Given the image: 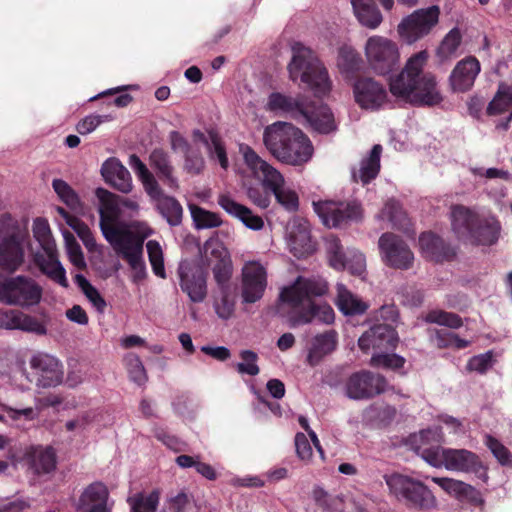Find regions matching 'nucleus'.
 I'll list each match as a JSON object with an SVG mask.
<instances>
[{
	"label": "nucleus",
	"instance_id": "62",
	"mask_svg": "<svg viewBox=\"0 0 512 512\" xmlns=\"http://www.w3.org/2000/svg\"><path fill=\"white\" fill-rule=\"evenodd\" d=\"M33 235L40 243L43 250L47 247H55V243L51 239V229L49 223L44 218H37L33 222Z\"/></svg>",
	"mask_w": 512,
	"mask_h": 512
},
{
	"label": "nucleus",
	"instance_id": "32",
	"mask_svg": "<svg viewBox=\"0 0 512 512\" xmlns=\"http://www.w3.org/2000/svg\"><path fill=\"white\" fill-rule=\"evenodd\" d=\"M419 247L423 257L435 262L450 260L455 255L454 248L432 232L420 235Z\"/></svg>",
	"mask_w": 512,
	"mask_h": 512
},
{
	"label": "nucleus",
	"instance_id": "51",
	"mask_svg": "<svg viewBox=\"0 0 512 512\" xmlns=\"http://www.w3.org/2000/svg\"><path fill=\"white\" fill-rule=\"evenodd\" d=\"M62 235L65 242L66 253L71 264L80 270L86 268V261L82 249L73 234L68 230H63Z\"/></svg>",
	"mask_w": 512,
	"mask_h": 512
},
{
	"label": "nucleus",
	"instance_id": "56",
	"mask_svg": "<svg viewBox=\"0 0 512 512\" xmlns=\"http://www.w3.org/2000/svg\"><path fill=\"white\" fill-rule=\"evenodd\" d=\"M74 280L93 306L102 311L106 306V302L98 290L81 274H76Z\"/></svg>",
	"mask_w": 512,
	"mask_h": 512
},
{
	"label": "nucleus",
	"instance_id": "7",
	"mask_svg": "<svg viewBox=\"0 0 512 512\" xmlns=\"http://www.w3.org/2000/svg\"><path fill=\"white\" fill-rule=\"evenodd\" d=\"M292 58L288 64L289 77L293 82L298 79L306 84L316 96L327 95L332 87L326 68L317 55L302 43L291 47Z\"/></svg>",
	"mask_w": 512,
	"mask_h": 512
},
{
	"label": "nucleus",
	"instance_id": "33",
	"mask_svg": "<svg viewBox=\"0 0 512 512\" xmlns=\"http://www.w3.org/2000/svg\"><path fill=\"white\" fill-rule=\"evenodd\" d=\"M218 204L229 215L239 219L247 228L258 231L264 227V221L260 216L253 214L248 207L236 202L229 195L221 194L218 197Z\"/></svg>",
	"mask_w": 512,
	"mask_h": 512
},
{
	"label": "nucleus",
	"instance_id": "34",
	"mask_svg": "<svg viewBox=\"0 0 512 512\" xmlns=\"http://www.w3.org/2000/svg\"><path fill=\"white\" fill-rule=\"evenodd\" d=\"M307 114L309 119H300L299 122L307 124L314 131L321 134H329L337 129V123L331 109L327 105L318 107L307 104Z\"/></svg>",
	"mask_w": 512,
	"mask_h": 512
},
{
	"label": "nucleus",
	"instance_id": "5",
	"mask_svg": "<svg viewBox=\"0 0 512 512\" xmlns=\"http://www.w3.org/2000/svg\"><path fill=\"white\" fill-rule=\"evenodd\" d=\"M451 227L455 235L475 245L490 246L500 236L501 225L492 215H480L463 205H454L450 211Z\"/></svg>",
	"mask_w": 512,
	"mask_h": 512
},
{
	"label": "nucleus",
	"instance_id": "58",
	"mask_svg": "<svg viewBox=\"0 0 512 512\" xmlns=\"http://www.w3.org/2000/svg\"><path fill=\"white\" fill-rule=\"evenodd\" d=\"M229 281L225 284V286H219L221 296L217 298L214 303L215 311L217 315L222 319H228L232 316L234 312V301L230 298L229 295Z\"/></svg>",
	"mask_w": 512,
	"mask_h": 512
},
{
	"label": "nucleus",
	"instance_id": "2",
	"mask_svg": "<svg viewBox=\"0 0 512 512\" xmlns=\"http://www.w3.org/2000/svg\"><path fill=\"white\" fill-rule=\"evenodd\" d=\"M429 53L422 50L412 54L402 69L389 78V91L397 99L415 104L434 106L443 97L434 74L426 70Z\"/></svg>",
	"mask_w": 512,
	"mask_h": 512
},
{
	"label": "nucleus",
	"instance_id": "43",
	"mask_svg": "<svg viewBox=\"0 0 512 512\" xmlns=\"http://www.w3.org/2000/svg\"><path fill=\"white\" fill-rule=\"evenodd\" d=\"M95 424L98 427H107L112 424L111 415L103 410H88L80 413L76 418L66 422L67 431L84 430L87 426Z\"/></svg>",
	"mask_w": 512,
	"mask_h": 512
},
{
	"label": "nucleus",
	"instance_id": "60",
	"mask_svg": "<svg viewBox=\"0 0 512 512\" xmlns=\"http://www.w3.org/2000/svg\"><path fill=\"white\" fill-rule=\"evenodd\" d=\"M207 151L211 160H217L222 169H228L229 161L225 146L216 134H210V145H208Z\"/></svg>",
	"mask_w": 512,
	"mask_h": 512
},
{
	"label": "nucleus",
	"instance_id": "44",
	"mask_svg": "<svg viewBox=\"0 0 512 512\" xmlns=\"http://www.w3.org/2000/svg\"><path fill=\"white\" fill-rule=\"evenodd\" d=\"M381 152L382 147L380 145H375L372 148L369 155L361 161L359 170L353 171L352 174L355 181L367 184L378 175Z\"/></svg>",
	"mask_w": 512,
	"mask_h": 512
},
{
	"label": "nucleus",
	"instance_id": "27",
	"mask_svg": "<svg viewBox=\"0 0 512 512\" xmlns=\"http://www.w3.org/2000/svg\"><path fill=\"white\" fill-rule=\"evenodd\" d=\"M396 331L387 324L375 325L366 331L358 340L359 348L362 351L370 349L388 351L396 348L398 343Z\"/></svg>",
	"mask_w": 512,
	"mask_h": 512
},
{
	"label": "nucleus",
	"instance_id": "48",
	"mask_svg": "<svg viewBox=\"0 0 512 512\" xmlns=\"http://www.w3.org/2000/svg\"><path fill=\"white\" fill-rule=\"evenodd\" d=\"M189 210L197 229H210L222 224L220 216L197 205L189 204Z\"/></svg>",
	"mask_w": 512,
	"mask_h": 512
},
{
	"label": "nucleus",
	"instance_id": "28",
	"mask_svg": "<svg viewBox=\"0 0 512 512\" xmlns=\"http://www.w3.org/2000/svg\"><path fill=\"white\" fill-rule=\"evenodd\" d=\"M486 113L488 116L501 117L496 123V128L507 130L512 120V86L500 82L497 91L489 102Z\"/></svg>",
	"mask_w": 512,
	"mask_h": 512
},
{
	"label": "nucleus",
	"instance_id": "46",
	"mask_svg": "<svg viewBox=\"0 0 512 512\" xmlns=\"http://www.w3.org/2000/svg\"><path fill=\"white\" fill-rule=\"evenodd\" d=\"M155 203L161 215L170 225L176 226L180 224L183 210L175 198L165 195Z\"/></svg>",
	"mask_w": 512,
	"mask_h": 512
},
{
	"label": "nucleus",
	"instance_id": "24",
	"mask_svg": "<svg viewBox=\"0 0 512 512\" xmlns=\"http://www.w3.org/2000/svg\"><path fill=\"white\" fill-rule=\"evenodd\" d=\"M181 290L190 301L201 303L207 296V278L203 268L194 263L183 262L179 266Z\"/></svg>",
	"mask_w": 512,
	"mask_h": 512
},
{
	"label": "nucleus",
	"instance_id": "31",
	"mask_svg": "<svg viewBox=\"0 0 512 512\" xmlns=\"http://www.w3.org/2000/svg\"><path fill=\"white\" fill-rule=\"evenodd\" d=\"M101 175L106 183L122 193H130L133 189L130 172L117 158H108L102 164Z\"/></svg>",
	"mask_w": 512,
	"mask_h": 512
},
{
	"label": "nucleus",
	"instance_id": "47",
	"mask_svg": "<svg viewBox=\"0 0 512 512\" xmlns=\"http://www.w3.org/2000/svg\"><path fill=\"white\" fill-rule=\"evenodd\" d=\"M52 188L60 201L73 211L81 209V201L75 190L62 179H53Z\"/></svg>",
	"mask_w": 512,
	"mask_h": 512
},
{
	"label": "nucleus",
	"instance_id": "22",
	"mask_svg": "<svg viewBox=\"0 0 512 512\" xmlns=\"http://www.w3.org/2000/svg\"><path fill=\"white\" fill-rule=\"evenodd\" d=\"M29 364L36 373L37 386L51 388L62 383L64 378L63 365L55 356L37 352L32 355Z\"/></svg>",
	"mask_w": 512,
	"mask_h": 512
},
{
	"label": "nucleus",
	"instance_id": "14",
	"mask_svg": "<svg viewBox=\"0 0 512 512\" xmlns=\"http://www.w3.org/2000/svg\"><path fill=\"white\" fill-rule=\"evenodd\" d=\"M141 237L109 243L114 251L121 256L132 270L131 280L140 283L147 276L146 264L143 258L144 241L150 236V231L143 225H138Z\"/></svg>",
	"mask_w": 512,
	"mask_h": 512
},
{
	"label": "nucleus",
	"instance_id": "13",
	"mask_svg": "<svg viewBox=\"0 0 512 512\" xmlns=\"http://www.w3.org/2000/svg\"><path fill=\"white\" fill-rule=\"evenodd\" d=\"M42 288L32 279L17 276L0 283V301L8 305L31 306L38 304Z\"/></svg>",
	"mask_w": 512,
	"mask_h": 512
},
{
	"label": "nucleus",
	"instance_id": "35",
	"mask_svg": "<svg viewBox=\"0 0 512 512\" xmlns=\"http://www.w3.org/2000/svg\"><path fill=\"white\" fill-rule=\"evenodd\" d=\"M44 255H37L36 264L47 277L62 287H68L66 271L58 259L56 247H47L44 249Z\"/></svg>",
	"mask_w": 512,
	"mask_h": 512
},
{
	"label": "nucleus",
	"instance_id": "4",
	"mask_svg": "<svg viewBox=\"0 0 512 512\" xmlns=\"http://www.w3.org/2000/svg\"><path fill=\"white\" fill-rule=\"evenodd\" d=\"M263 142L275 158L290 165L305 164L314 153L310 139L288 122L277 121L268 125L263 133Z\"/></svg>",
	"mask_w": 512,
	"mask_h": 512
},
{
	"label": "nucleus",
	"instance_id": "40",
	"mask_svg": "<svg viewBox=\"0 0 512 512\" xmlns=\"http://www.w3.org/2000/svg\"><path fill=\"white\" fill-rule=\"evenodd\" d=\"M353 14L358 22L371 30L377 29L383 16L373 0H351Z\"/></svg>",
	"mask_w": 512,
	"mask_h": 512
},
{
	"label": "nucleus",
	"instance_id": "1",
	"mask_svg": "<svg viewBox=\"0 0 512 512\" xmlns=\"http://www.w3.org/2000/svg\"><path fill=\"white\" fill-rule=\"evenodd\" d=\"M327 290V283L323 279L299 276L280 289L277 313L292 327L309 324L313 320L331 324L335 319L333 308L315 300L326 294Z\"/></svg>",
	"mask_w": 512,
	"mask_h": 512
},
{
	"label": "nucleus",
	"instance_id": "11",
	"mask_svg": "<svg viewBox=\"0 0 512 512\" xmlns=\"http://www.w3.org/2000/svg\"><path fill=\"white\" fill-rule=\"evenodd\" d=\"M364 55L369 68L379 76L390 74L400 62L399 45L381 35L368 37L364 44Z\"/></svg>",
	"mask_w": 512,
	"mask_h": 512
},
{
	"label": "nucleus",
	"instance_id": "23",
	"mask_svg": "<svg viewBox=\"0 0 512 512\" xmlns=\"http://www.w3.org/2000/svg\"><path fill=\"white\" fill-rule=\"evenodd\" d=\"M114 505L108 487L100 481L84 487L74 503L78 512H112Z\"/></svg>",
	"mask_w": 512,
	"mask_h": 512
},
{
	"label": "nucleus",
	"instance_id": "25",
	"mask_svg": "<svg viewBox=\"0 0 512 512\" xmlns=\"http://www.w3.org/2000/svg\"><path fill=\"white\" fill-rule=\"evenodd\" d=\"M285 241L289 251L297 258L306 257L315 249L309 224L303 218L295 217L287 223Z\"/></svg>",
	"mask_w": 512,
	"mask_h": 512
},
{
	"label": "nucleus",
	"instance_id": "20",
	"mask_svg": "<svg viewBox=\"0 0 512 512\" xmlns=\"http://www.w3.org/2000/svg\"><path fill=\"white\" fill-rule=\"evenodd\" d=\"M355 102L362 109L377 111L388 103V92L385 86L372 77H362L353 84Z\"/></svg>",
	"mask_w": 512,
	"mask_h": 512
},
{
	"label": "nucleus",
	"instance_id": "53",
	"mask_svg": "<svg viewBox=\"0 0 512 512\" xmlns=\"http://www.w3.org/2000/svg\"><path fill=\"white\" fill-rule=\"evenodd\" d=\"M146 249L154 274L162 279L166 278L163 250L160 244L155 240H150L146 243Z\"/></svg>",
	"mask_w": 512,
	"mask_h": 512
},
{
	"label": "nucleus",
	"instance_id": "57",
	"mask_svg": "<svg viewBox=\"0 0 512 512\" xmlns=\"http://www.w3.org/2000/svg\"><path fill=\"white\" fill-rule=\"evenodd\" d=\"M425 321L453 329L459 328L462 325V320L457 314L442 310H432L428 312L425 316Z\"/></svg>",
	"mask_w": 512,
	"mask_h": 512
},
{
	"label": "nucleus",
	"instance_id": "12",
	"mask_svg": "<svg viewBox=\"0 0 512 512\" xmlns=\"http://www.w3.org/2000/svg\"><path fill=\"white\" fill-rule=\"evenodd\" d=\"M438 6L417 9L404 17L397 26L399 37L407 44H413L427 36L439 22Z\"/></svg>",
	"mask_w": 512,
	"mask_h": 512
},
{
	"label": "nucleus",
	"instance_id": "8",
	"mask_svg": "<svg viewBox=\"0 0 512 512\" xmlns=\"http://www.w3.org/2000/svg\"><path fill=\"white\" fill-rule=\"evenodd\" d=\"M422 459L435 468L448 471L473 474L482 482H488L487 466L474 452L467 449L443 448L424 449Z\"/></svg>",
	"mask_w": 512,
	"mask_h": 512
},
{
	"label": "nucleus",
	"instance_id": "38",
	"mask_svg": "<svg viewBox=\"0 0 512 512\" xmlns=\"http://www.w3.org/2000/svg\"><path fill=\"white\" fill-rule=\"evenodd\" d=\"M128 164L142 183L145 192L154 202L165 196L155 176L137 155H130Z\"/></svg>",
	"mask_w": 512,
	"mask_h": 512
},
{
	"label": "nucleus",
	"instance_id": "3",
	"mask_svg": "<svg viewBox=\"0 0 512 512\" xmlns=\"http://www.w3.org/2000/svg\"><path fill=\"white\" fill-rule=\"evenodd\" d=\"M96 196L99 199L100 229L108 243L141 237L138 225L145 226L150 231V236L153 234V229L146 222L120 221L138 214L140 207L136 199L121 197L103 188L96 190Z\"/></svg>",
	"mask_w": 512,
	"mask_h": 512
},
{
	"label": "nucleus",
	"instance_id": "39",
	"mask_svg": "<svg viewBox=\"0 0 512 512\" xmlns=\"http://www.w3.org/2000/svg\"><path fill=\"white\" fill-rule=\"evenodd\" d=\"M160 498L159 488L131 492L126 499L128 512H157Z\"/></svg>",
	"mask_w": 512,
	"mask_h": 512
},
{
	"label": "nucleus",
	"instance_id": "6",
	"mask_svg": "<svg viewBox=\"0 0 512 512\" xmlns=\"http://www.w3.org/2000/svg\"><path fill=\"white\" fill-rule=\"evenodd\" d=\"M239 153L242 155L247 171L262 186L270 191L277 202L288 211L298 209L297 193L286 185L283 175L267 161L262 159L250 146L240 144Z\"/></svg>",
	"mask_w": 512,
	"mask_h": 512
},
{
	"label": "nucleus",
	"instance_id": "54",
	"mask_svg": "<svg viewBox=\"0 0 512 512\" xmlns=\"http://www.w3.org/2000/svg\"><path fill=\"white\" fill-rule=\"evenodd\" d=\"M444 440V435L442 431V427L435 426L433 428H428L420 431L418 435L414 436V442L419 443L417 446V452L422 457V452L424 449H435L436 447H425L426 445L433 443H440Z\"/></svg>",
	"mask_w": 512,
	"mask_h": 512
},
{
	"label": "nucleus",
	"instance_id": "21",
	"mask_svg": "<svg viewBox=\"0 0 512 512\" xmlns=\"http://www.w3.org/2000/svg\"><path fill=\"white\" fill-rule=\"evenodd\" d=\"M307 104L306 98L300 94L274 91L268 95L264 108L276 116H289L299 122L300 119H309Z\"/></svg>",
	"mask_w": 512,
	"mask_h": 512
},
{
	"label": "nucleus",
	"instance_id": "50",
	"mask_svg": "<svg viewBox=\"0 0 512 512\" xmlns=\"http://www.w3.org/2000/svg\"><path fill=\"white\" fill-rule=\"evenodd\" d=\"M462 35L458 28L451 29L437 49V56L442 60H448L455 56L460 44Z\"/></svg>",
	"mask_w": 512,
	"mask_h": 512
},
{
	"label": "nucleus",
	"instance_id": "15",
	"mask_svg": "<svg viewBox=\"0 0 512 512\" xmlns=\"http://www.w3.org/2000/svg\"><path fill=\"white\" fill-rule=\"evenodd\" d=\"M383 263L391 268L407 270L412 267L414 254L406 242L393 233H383L378 240Z\"/></svg>",
	"mask_w": 512,
	"mask_h": 512
},
{
	"label": "nucleus",
	"instance_id": "26",
	"mask_svg": "<svg viewBox=\"0 0 512 512\" xmlns=\"http://www.w3.org/2000/svg\"><path fill=\"white\" fill-rule=\"evenodd\" d=\"M481 71L476 57L468 56L460 60L449 75V86L453 92L464 93L472 89Z\"/></svg>",
	"mask_w": 512,
	"mask_h": 512
},
{
	"label": "nucleus",
	"instance_id": "36",
	"mask_svg": "<svg viewBox=\"0 0 512 512\" xmlns=\"http://www.w3.org/2000/svg\"><path fill=\"white\" fill-rule=\"evenodd\" d=\"M29 468L38 475L49 474L56 468V456L50 447H30L25 452Z\"/></svg>",
	"mask_w": 512,
	"mask_h": 512
},
{
	"label": "nucleus",
	"instance_id": "42",
	"mask_svg": "<svg viewBox=\"0 0 512 512\" xmlns=\"http://www.w3.org/2000/svg\"><path fill=\"white\" fill-rule=\"evenodd\" d=\"M335 288V304L344 315H359L368 309L367 303L352 293L344 284L337 283Z\"/></svg>",
	"mask_w": 512,
	"mask_h": 512
},
{
	"label": "nucleus",
	"instance_id": "19",
	"mask_svg": "<svg viewBox=\"0 0 512 512\" xmlns=\"http://www.w3.org/2000/svg\"><path fill=\"white\" fill-rule=\"evenodd\" d=\"M314 210L327 227L340 226L345 221H356L362 218L363 210L357 201L337 203L320 201L313 203Z\"/></svg>",
	"mask_w": 512,
	"mask_h": 512
},
{
	"label": "nucleus",
	"instance_id": "30",
	"mask_svg": "<svg viewBox=\"0 0 512 512\" xmlns=\"http://www.w3.org/2000/svg\"><path fill=\"white\" fill-rule=\"evenodd\" d=\"M432 481L448 495L459 501H468L477 506L484 504L480 492L468 483L449 477H433Z\"/></svg>",
	"mask_w": 512,
	"mask_h": 512
},
{
	"label": "nucleus",
	"instance_id": "64",
	"mask_svg": "<svg viewBox=\"0 0 512 512\" xmlns=\"http://www.w3.org/2000/svg\"><path fill=\"white\" fill-rule=\"evenodd\" d=\"M111 120L112 117L110 115L91 114L80 120L76 126V129L81 135H87L95 131L97 127L102 123Z\"/></svg>",
	"mask_w": 512,
	"mask_h": 512
},
{
	"label": "nucleus",
	"instance_id": "59",
	"mask_svg": "<svg viewBox=\"0 0 512 512\" xmlns=\"http://www.w3.org/2000/svg\"><path fill=\"white\" fill-rule=\"evenodd\" d=\"M344 260L346 267L351 274L362 276L366 270V258L364 254L356 249H348L345 252Z\"/></svg>",
	"mask_w": 512,
	"mask_h": 512
},
{
	"label": "nucleus",
	"instance_id": "9",
	"mask_svg": "<svg viewBox=\"0 0 512 512\" xmlns=\"http://www.w3.org/2000/svg\"><path fill=\"white\" fill-rule=\"evenodd\" d=\"M383 478L390 495L396 499L405 501L407 505L423 511L438 508L436 496L422 482L399 473L385 474Z\"/></svg>",
	"mask_w": 512,
	"mask_h": 512
},
{
	"label": "nucleus",
	"instance_id": "45",
	"mask_svg": "<svg viewBox=\"0 0 512 512\" xmlns=\"http://www.w3.org/2000/svg\"><path fill=\"white\" fill-rule=\"evenodd\" d=\"M377 220L387 221L395 228H403L406 225L407 217L400 204L395 200L385 203L383 209L377 214Z\"/></svg>",
	"mask_w": 512,
	"mask_h": 512
},
{
	"label": "nucleus",
	"instance_id": "10",
	"mask_svg": "<svg viewBox=\"0 0 512 512\" xmlns=\"http://www.w3.org/2000/svg\"><path fill=\"white\" fill-rule=\"evenodd\" d=\"M26 230L8 214L0 216V268L14 272L23 263V244L27 238Z\"/></svg>",
	"mask_w": 512,
	"mask_h": 512
},
{
	"label": "nucleus",
	"instance_id": "55",
	"mask_svg": "<svg viewBox=\"0 0 512 512\" xmlns=\"http://www.w3.org/2000/svg\"><path fill=\"white\" fill-rule=\"evenodd\" d=\"M405 359L395 353L378 351L373 354L370 365L375 368L396 370L403 367Z\"/></svg>",
	"mask_w": 512,
	"mask_h": 512
},
{
	"label": "nucleus",
	"instance_id": "16",
	"mask_svg": "<svg viewBox=\"0 0 512 512\" xmlns=\"http://www.w3.org/2000/svg\"><path fill=\"white\" fill-rule=\"evenodd\" d=\"M202 260L212 267L217 284L224 287L232 275V261L225 245L218 238H210L203 246Z\"/></svg>",
	"mask_w": 512,
	"mask_h": 512
},
{
	"label": "nucleus",
	"instance_id": "52",
	"mask_svg": "<svg viewBox=\"0 0 512 512\" xmlns=\"http://www.w3.org/2000/svg\"><path fill=\"white\" fill-rule=\"evenodd\" d=\"M124 363L130 379L137 385L146 383L148 377L145 367L138 355L129 353L124 357Z\"/></svg>",
	"mask_w": 512,
	"mask_h": 512
},
{
	"label": "nucleus",
	"instance_id": "18",
	"mask_svg": "<svg viewBox=\"0 0 512 512\" xmlns=\"http://www.w3.org/2000/svg\"><path fill=\"white\" fill-rule=\"evenodd\" d=\"M387 387V381L382 375L364 370L352 374L344 389L350 399L363 400L385 392Z\"/></svg>",
	"mask_w": 512,
	"mask_h": 512
},
{
	"label": "nucleus",
	"instance_id": "49",
	"mask_svg": "<svg viewBox=\"0 0 512 512\" xmlns=\"http://www.w3.org/2000/svg\"><path fill=\"white\" fill-rule=\"evenodd\" d=\"M361 59L358 52L351 45L339 48L337 65L341 72L351 73L359 69Z\"/></svg>",
	"mask_w": 512,
	"mask_h": 512
},
{
	"label": "nucleus",
	"instance_id": "29",
	"mask_svg": "<svg viewBox=\"0 0 512 512\" xmlns=\"http://www.w3.org/2000/svg\"><path fill=\"white\" fill-rule=\"evenodd\" d=\"M171 149L184 154V170L190 174H200L205 168V160L198 147L190 145L177 131L169 134Z\"/></svg>",
	"mask_w": 512,
	"mask_h": 512
},
{
	"label": "nucleus",
	"instance_id": "17",
	"mask_svg": "<svg viewBox=\"0 0 512 512\" xmlns=\"http://www.w3.org/2000/svg\"><path fill=\"white\" fill-rule=\"evenodd\" d=\"M266 267L256 260L244 263L241 269V297L244 303L259 301L267 288Z\"/></svg>",
	"mask_w": 512,
	"mask_h": 512
},
{
	"label": "nucleus",
	"instance_id": "63",
	"mask_svg": "<svg viewBox=\"0 0 512 512\" xmlns=\"http://www.w3.org/2000/svg\"><path fill=\"white\" fill-rule=\"evenodd\" d=\"M0 408L7 413V416L15 422L17 426H24L26 422H30L38 417V412L32 407L14 409L7 405H0Z\"/></svg>",
	"mask_w": 512,
	"mask_h": 512
},
{
	"label": "nucleus",
	"instance_id": "61",
	"mask_svg": "<svg viewBox=\"0 0 512 512\" xmlns=\"http://www.w3.org/2000/svg\"><path fill=\"white\" fill-rule=\"evenodd\" d=\"M326 250L332 267L335 269H344L346 267V262L343 258L345 253L342 252L340 241L336 237H327Z\"/></svg>",
	"mask_w": 512,
	"mask_h": 512
},
{
	"label": "nucleus",
	"instance_id": "41",
	"mask_svg": "<svg viewBox=\"0 0 512 512\" xmlns=\"http://www.w3.org/2000/svg\"><path fill=\"white\" fill-rule=\"evenodd\" d=\"M149 163L156 170L159 178L165 185L173 190L178 189V179L174 175V167L167 152L160 148L154 149L150 153Z\"/></svg>",
	"mask_w": 512,
	"mask_h": 512
},
{
	"label": "nucleus",
	"instance_id": "37",
	"mask_svg": "<svg viewBox=\"0 0 512 512\" xmlns=\"http://www.w3.org/2000/svg\"><path fill=\"white\" fill-rule=\"evenodd\" d=\"M338 344V334L335 330H329L322 334L316 335L311 342L307 354V363L311 366H315L320 361L332 353Z\"/></svg>",
	"mask_w": 512,
	"mask_h": 512
}]
</instances>
